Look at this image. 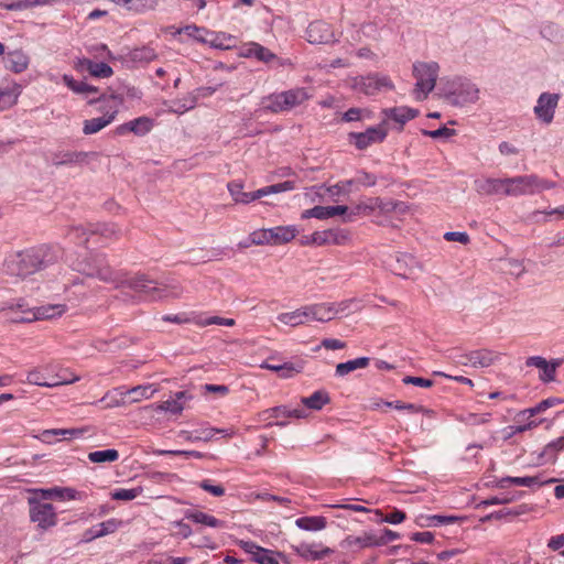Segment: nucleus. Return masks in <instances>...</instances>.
<instances>
[{
    "label": "nucleus",
    "instance_id": "obj_62",
    "mask_svg": "<svg viewBox=\"0 0 564 564\" xmlns=\"http://www.w3.org/2000/svg\"><path fill=\"white\" fill-rule=\"evenodd\" d=\"M386 405L387 406H393L394 409L400 410V411L401 410L402 411H406L408 413H419V412L423 411L422 406H419V405L413 404V403H404V402H401V401L387 402Z\"/></svg>",
    "mask_w": 564,
    "mask_h": 564
},
{
    "label": "nucleus",
    "instance_id": "obj_9",
    "mask_svg": "<svg viewBox=\"0 0 564 564\" xmlns=\"http://www.w3.org/2000/svg\"><path fill=\"white\" fill-rule=\"evenodd\" d=\"M76 270L88 276L111 283L116 288L123 286L127 278L126 273L112 270L101 258H94L87 263H78Z\"/></svg>",
    "mask_w": 564,
    "mask_h": 564
},
{
    "label": "nucleus",
    "instance_id": "obj_39",
    "mask_svg": "<svg viewBox=\"0 0 564 564\" xmlns=\"http://www.w3.org/2000/svg\"><path fill=\"white\" fill-rule=\"evenodd\" d=\"M216 433H219V434H221V435H224L226 437H231L234 435V431H229V430H225V429H215V427L202 430L200 434L197 435V436H192L186 431H183L182 435H184L186 441H192V442H195V441L209 442V441L213 440V437H214V435Z\"/></svg>",
    "mask_w": 564,
    "mask_h": 564
},
{
    "label": "nucleus",
    "instance_id": "obj_47",
    "mask_svg": "<svg viewBox=\"0 0 564 564\" xmlns=\"http://www.w3.org/2000/svg\"><path fill=\"white\" fill-rule=\"evenodd\" d=\"M508 484H513L516 486L531 487L534 485H540L541 481L538 477H506L499 480L498 486L500 488H506Z\"/></svg>",
    "mask_w": 564,
    "mask_h": 564
},
{
    "label": "nucleus",
    "instance_id": "obj_57",
    "mask_svg": "<svg viewBox=\"0 0 564 564\" xmlns=\"http://www.w3.org/2000/svg\"><path fill=\"white\" fill-rule=\"evenodd\" d=\"M334 312V318L341 313L350 312L352 307H356L358 301L356 299H348L336 303H329Z\"/></svg>",
    "mask_w": 564,
    "mask_h": 564
},
{
    "label": "nucleus",
    "instance_id": "obj_10",
    "mask_svg": "<svg viewBox=\"0 0 564 564\" xmlns=\"http://www.w3.org/2000/svg\"><path fill=\"white\" fill-rule=\"evenodd\" d=\"M351 88L367 96H373L381 90H393L394 85L391 78L380 73H370L365 76H357L351 79Z\"/></svg>",
    "mask_w": 564,
    "mask_h": 564
},
{
    "label": "nucleus",
    "instance_id": "obj_31",
    "mask_svg": "<svg viewBox=\"0 0 564 564\" xmlns=\"http://www.w3.org/2000/svg\"><path fill=\"white\" fill-rule=\"evenodd\" d=\"M6 66L13 73H22L29 67V56L22 50L9 52L4 58Z\"/></svg>",
    "mask_w": 564,
    "mask_h": 564
},
{
    "label": "nucleus",
    "instance_id": "obj_26",
    "mask_svg": "<svg viewBox=\"0 0 564 564\" xmlns=\"http://www.w3.org/2000/svg\"><path fill=\"white\" fill-rule=\"evenodd\" d=\"M242 547L259 564H280L272 551L265 550L253 542H242Z\"/></svg>",
    "mask_w": 564,
    "mask_h": 564
},
{
    "label": "nucleus",
    "instance_id": "obj_51",
    "mask_svg": "<svg viewBox=\"0 0 564 564\" xmlns=\"http://www.w3.org/2000/svg\"><path fill=\"white\" fill-rule=\"evenodd\" d=\"M143 492L141 486L134 488H119L111 494V498L115 500L130 501L139 497Z\"/></svg>",
    "mask_w": 564,
    "mask_h": 564
},
{
    "label": "nucleus",
    "instance_id": "obj_63",
    "mask_svg": "<svg viewBox=\"0 0 564 564\" xmlns=\"http://www.w3.org/2000/svg\"><path fill=\"white\" fill-rule=\"evenodd\" d=\"M87 154L84 152H68L63 155V159L57 164H76L86 160Z\"/></svg>",
    "mask_w": 564,
    "mask_h": 564
},
{
    "label": "nucleus",
    "instance_id": "obj_7",
    "mask_svg": "<svg viewBox=\"0 0 564 564\" xmlns=\"http://www.w3.org/2000/svg\"><path fill=\"white\" fill-rule=\"evenodd\" d=\"M227 188L236 204H249L256 199H259L271 194L291 191L294 188V185L293 182L285 181L282 183L259 188L254 192L247 193L243 192V185L240 182L232 181L228 183Z\"/></svg>",
    "mask_w": 564,
    "mask_h": 564
},
{
    "label": "nucleus",
    "instance_id": "obj_16",
    "mask_svg": "<svg viewBox=\"0 0 564 564\" xmlns=\"http://www.w3.org/2000/svg\"><path fill=\"white\" fill-rule=\"evenodd\" d=\"M311 240L315 246H343L349 241V234L343 229H326L312 234Z\"/></svg>",
    "mask_w": 564,
    "mask_h": 564
},
{
    "label": "nucleus",
    "instance_id": "obj_44",
    "mask_svg": "<svg viewBox=\"0 0 564 564\" xmlns=\"http://www.w3.org/2000/svg\"><path fill=\"white\" fill-rule=\"evenodd\" d=\"M246 55L254 56L264 63H269L275 58V55L271 51L258 43L249 44V46L246 48Z\"/></svg>",
    "mask_w": 564,
    "mask_h": 564
},
{
    "label": "nucleus",
    "instance_id": "obj_33",
    "mask_svg": "<svg viewBox=\"0 0 564 564\" xmlns=\"http://www.w3.org/2000/svg\"><path fill=\"white\" fill-rule=\"evenodd\" d=\"M191 397L187 395L185 391H180L175 393L173 399H169L166 401L161 402L156 405V409L160 411L171 412L174 414H180L184 409V401Z\"/></svg>",
    "mask_w": 564,
    "mask_h": 564
},
{
    "label": "nucleus",
    "instance_id": "obj_38",
    "mask_svg": "<svg viewBox=\"0 0 564 564\" xmlns=\"http://www.w3.org/2000/svg\"><path fill=\"white\" fill-rule=\"evenodd\" d=\"M63 82L72 91L78 95H83L85 97H88L89 95L96 94L98 91L97 87L88 85L85 82L75 80L69 75H64Z\"/></svg>",
    "mask_w": 564,
    "mask_h": 564
},
{
    "label": "nucleus",
    "instance_id": "obj_61",
    "mask_svg": "<svg viewBox=\"0 0 564 564\" xmlns=\"http://www.w3.org/2000/svg\"><path fill=\"white\" fill-rule=\"evenodd\" d=\"M535 426H538V423L533 420H529L528 423L522 424V425L509 426L505 430V432H506L505 438H510L516 434L523 433V432L529 431Z\"/></svg>",
    "mask_w": 564,
    "mask_h": 564
},
{
    "label": "nucleus",
    "instance_id": "obj_53",
    "mask_svg": "<svg viewBox=\"0 0 564 564\" xmlns=\"http://www.w3.org/2000/svg\"><path fill=\"white\" fill-rule=\"evenodd\" d=\"M270 228H261L250 234V242L254 246L271 245Z\"/></svg>",
    "mask_w": 564,
    "mask_h": 564
},
{
    "label": "nucleus",
    "instance_id": "obj_32",
    "mask_svg": "<svg viewBox=\"0 0 564 564\" xmlns=\"http://www.w3.org/2000/svg\"><path fill=\"white\" fill-rule=\"evenodd\" d=\"M207 39H199L203 43H208L212 47L220 50H230L235 46L234 36L226 33H208L205 32Z\"/></svg>",
    "mask_w": 564,
    "mask_h": 564
},
{
    "label": "nucleus",
    "instance_id": "obj_34",
    "mask_svg": "<svg viewBox=\"0 0 564 564\" xmlns=\"http://www.w3.org/2000/svg\"><path fill=\"white\" fill-rule=\"evenodd\" d=\"M66 311L63 304H47L39 306L33 312L34 319H52L61 317Z\"/></svg>",
    "mask_w": 564,
    "mask_h": 564
},
{
    "label": "nucleus",
    "instance_id": "obj_4",
    "mask_svg": "<svg viewBox=\"0 0 564 564\" xmlns=\"http://www.w3.org/2000/svg\"><path fill=\"white\" fill-rule=\"evenodd\" d=\"M95 102H102L104 105L100 107V110H105L106 112L102 117L84 121L83 132L87 135L99 132L115 120L117 113L119 112L120 106L123 104V98L113 94L108 97L102 95L97 99L89 100V104Z\"/></svg>",
    "mask_w": 564,
    "mask_h": 564
},
{
    "label": "nucleus",
    "instance_id": "obj_37",
    "mask_svg": "<svg viewBox=\"0 0 564 564\" xmlns=\"http://www.w3.org/2000/svg\"><path fill=\"white\" fill-rule=\"evenodd\" d=\"M302 404H304L307 409L318 411L323 409L324 405L330 402V398L328 392L324 390L315 391L312 395L302 398Z\"/></svg>",
    "mask_w": 564,
    "mask_h": 564
},
{
    "label": "nucleus",
    "instance_id": "obj_59",
    "mask_svg": "<svg viewBox=\"0 0 564 564\" xmlns=\"http://www.w3.org/2000/svg\"><path fill=\"white\" fill-rule=\"evenodd\" d=\"M369 111L361 108H350L346 112H344L341 120L345 122H352V121H359L364 119V117L367 115L369 116Z\"/></svg>",
    "mask_w": 564,
    "mask_h": 564
},
{
    "label": "nucleus",
    "instance_id": "obj_14",
    "mask_svg": "<svg viewBox=\"0 0 564 564\" xmlns=\"http://www.w3.org/2000/svg\"><path fill=\"white\" fill-rule=\"evenodd\" d=\"M30 518L41 529H48L56 524L57 516L51 503L41 502L36 499H30Z\"/></svg>",
    "mask_w": 564,
    "mask_h": 564
},
{
    "label": "nucleus",
    "instance_id": "obj_13",
    "mask_svg": "<svg viewBox=\"0 0 564 564\" xmlns=\"http://www.w3.org/2000/svg\"><path fill=\"white\" fill-rule=\"evenodd\" d=\"M560 99V94L542 93L533 107L535 118L545 126L551 124L554 120Z\"/></svg>",
    "mask_w": 564,
    "mask_h": 564
},
{
    "label": "nucleus",
    "instance_id": "obj_23",
    "mask_svg": "<svg viewBox=\"0 0 564 564\" xmlns=\"http://www.w3.org/2000/svg\"><path fill=\"white\" fill-rule=\"evenodd\" d=\"M76 68L80 72H88L91 76L97 78H108L113 72L112 68L102 62H94L88 58L79 59Z\"/></svg>",
    "mask_w": 564,
    "mask_h": 564
},
{
    "label": "nucleus",
    "instance_id": "obj_19",
    "mask_svg": "<svg viewBox=\"0 0 564 564\" xmlns=\"http://www.w3.org/2000/svg\"><path fill=\"white\" fill-rule=\"evenodd\" d=\"M88 431L87 427L80 429H52L44 430L40 435L39 440L46 444L55 443V437H61L62 440H73L82 437Z\"/></svg>",
    "mask_w": 564,
    "mask_h": 564
},
{
    "label": "nucleus",
    "instance_id": "obj_8",
    "mask_svg": "<svg viewBox=\"0 0 564 564\" xmlns=\"http://www.w3.org/2000/svg\"><path fill=\"white\" fill-rule=\"evenodd\" d=\"M310 99L305 88H294L279 94H273L263 100V108L271 112L289 111Z\"/></svg>",
    "mask_w": 564,
    "mask_h": 564
},
{
    "label": "nucleus",
    "instance_id": "obj_29",
    "mask_svg": "<svg viewBox=\"0 0 564 564\" xmlns=\"http://www.w3.org/2000/svg\"><path fill=\"white\" fill-rule=\"evenodd\" d=\"M476 189L482 195H506V178H484L475 182Z\"/></svg>",
    "mask_w": 564,
    "mask_h": 564
},
{
    "label": "nucleus",
    "instance_id": "obj_2",
    "mask_svg": "<svg viewBox=\"0 0 564 564\" xmlns=\"http://www.w3.org/2000/svg\"><path fill=\"white\" fill-rule=\"evenodd\" d=\"M123 286H128L135 292L142 293L153 301L167 297H178L183 293V288L177 281L156 283L149 280L144 274H127Z\"/></svg>",
    "mask_w": 564,
    "mask_h": 564
},
{
    "label": "nucleus",
    "instance_id": "obj_5",
    "mask_svg": "<svg viewBox=\"0 0 564 564\" xmlns=\"http://www.w3.org/2000/svg\"><path fill=\"white\" fill-rule=\"evenodd\" d=\"M555 183L542 178L535 174L507 177L506 178V195L507 196H521L533 195L546 189L555 187Z\"/></svg>",
    "mask_w": 564,
    "mask_h": 564
},
{
    "label": "nucleus",
    "instance_id": "obj_20",
    "mask_svg": "<svg viewBox=\"0 0 564 564\" xmlns=\"http://www.w3.org/2000/svg\"><path fill=\"white\" fill-rule=\"evenodd\" d=\"M306 36L312 44H323L330 42L334 34L327 23L316 21L308 25Z\"/></svg>",
    "mask_w": 564,
    "mask_h": 564
},
{
    "label": "nucleus",
    "instance_id": "obj_45",
    "mask_svg": "<svg viewBox=\"0 0 564 564\" xmlns=\"http://www.w3.org/2000/svg\"><path fill=\"white\" fill-rule=\"evenodd\" d=\"M332 552L329 547L317 549L316 545H302L299 549L300 555L306 560H319Z\"/></svg>",
    "mask_w": 564,
    "mask_h": 564
},
{
    "label": "nucleus",
    "instance_id": "obj_56",
    "mask_svg": "<svg viewBox=\"0 0 564 564\" xmlns=\"http://www.w3.org/2000/svg\"><path fill=\"white\" fill-rule=\"evenodd\" d=\"M302 369V364L283 362L281 364V370L278 371V373L281 378L289 379L300 373Z\"/></svg>",
    "mask_w": 564,
    "mask_h": 564
},
{
    "label": "nucleus",
    "instance_id": "obj_12",
    "mask_svg": "<svg viewBox=\"0 0 564 564\" xmlns=\"http://www.w3.org/2000/svg\"><path fill=\"white\" fill-rule=\"evenodd\" d=\"M388 135V128L386 127V120L376 127H370L364 132H350L348 140L358 150H365L371 144L381 143Z\"/></svg>",
    "mask_w": 564,
    "mask_h": 564
},
{
    "label": "nucleus",
    "instance_id": "obj_35",
    "mask_svg": "<svg viewBox=\"0 0 564 564\" xmlns=\"http://www.w3.org/2000/svg\"><path fill=\"white\" fill-rule=\"evenodd\" d=\"M77 380H78V377H74L72 379H65L63 381L48 382V381L44 380V376L37 369H33V370L29 371L28 376H26L28 383L40 386V387H47V388L73 383V382H76Z\"/></svg>",
    "mask_w": 564,
    "mask_h": 564
},
{
    "label": "nucleus",
    "instance_id": "obj_25",
    "mask_svg": "<svg viewBox=\"0 0 564 564\" xmlns=\"http://www.w3.org/2000/svg\"><path fill=\"white\" fill-rule=\"evenodd\" d=\"M121 521L117 519H109L87 530L84 534V540L89 542L94 539L108 535L116 532L121 525Z\"/></svg>",
    "mask_w": 564,
    "mask_h": 564
},
{
    "label": "nucleus",
    "instance_id": "obj_49",
    "mask_svg": "<svg viewBox=\"0 0 564 564\" xmlns=\"http://www.w3.org/2000/svg\"><path fill=\"white\" fill-rule=\"evenodd\" d=\"M119 229L113 224H98L91 225V236H100L106 239L116 238Z\"/></svg>",
    "mask_w": 564,
    "mask_h": 564
},
{
    "label": "nucleus",
    "instance_id": "obj_54",
    "mask_svg": "<svg viewBox=\"0 0 564 564\" xmlns=\"http://www.w3.org/2000/svg\"><path fill=\"white\" fill-rule=\"evenodd\" d=\"M276 319L286 326L296 327L302 325L301 317H300V310L296 308L292 312H285L278 315Z\"/></svg>",
    "mask_w": 564,
    "mask_h": 564
},
{
    "label": "nucleus",
    "instance_id": "obj_52",
    "mask_svg": "<svg viewBox=\"0 0 564 564\" xmlns=\"http://www.w3.org/2000/svg\"><path fill=\"white\" fill-rule=\"evenodd\" d=\"M155 392L152 386H138L128 391L131 395L132 402H139L143 399H150Z\"/></svg>",
    "mask_w": 564,
    "mask_h": 564
},
{
    "label": "nucleus",
    "instance_id": "obj_30",
    "mask_svg": "<svg viewBox=\"0 0 564 564\" xmlns=\"http://www.w3.org/2000/svg\"><path fill=\"white\" fill-rule=\"evenodd\" d=\"M153 128V120L148 117H139L118 128L119 133L124 131L133 132L137 135H144Z\"/></svg>",
    "mask_w": 564,
    "mask_h": 564
},
{
    "label": "nucleus",
    "instance_id": "obj_50",
    "mask_svg": "<svg viewBox=\"0 0 564 564\" xmlns=\"http://www.w3.org/2000/svg\"><path fill=\"white\" fill-rule=\"evenodd\" d=\"M154 48L150 46H143L135 48L131 52V59L135 63H150L156 58Z\"/></svg>",
    "mask_w": 564,
    "mask_h": 564
},
{
    "label": "nucleus",
    "instance_id": "obj_48",
    "mask_svg": "<svg viewBox=\"0 0 564 564\" xmlns=\"http://www.w3.org/2000/svg\"><path fill=\"white\" fill-rule=\"evenodd\" d=\"M119 458V453L117 449H104V451H96V452H90L88 454V459L91 462V463H97V464H100V463H106V462H116L117 459Z\"/></svg>",
    "mask_w": 564,
    "mask_h": 564
},
{
    "label": "nucleus",
    "instance_id": "obj_18",
    "mask_svg": "<svg viewBox=\"0 0 564 564\" xmlns=\"http://www.w3.org/2000/svg\"><path fill=\"white\" fill-rule=\"evenodd\" d=\"M348 207L344 205L337 206H315L313 208L306 209L302 213V219L316 218V219H328L335 217L337 215H344L347 218Z\"/></svg>",
    "mask_w": 564,
    "mask_h": 564
},
{
    "label": "nucleus",
    "instance_id": "obj_46",
    "mask_svg": "<svg viewBox=\"0 0 564 564\" xmlns=\"http://www.w3.org/2000/svg\"><path fill=\"white\" fill-rule=\"evenodd\" d=\"M186 518L195 523H200L212 528L221 527L223 524L221 521H219L215 517L202 511L187 512Z\"/></svg>",
    "mask_w": 564,
    "mask_h": 564
},
{
    "label": "nucleus",
    "instance_id": "obj_36",
    "mask_svg": "<svg viewBox=\"0 0 564 564\" xmlns=\"http://www.w3.org/2000/svg\"><path fill=\"white\" fill-rule=\"evenodd\" d=\"M369 362L370 358L368 357H359L354 360L340 362L336 366L335 373L337 377H345L355 370L368 367Z\"/></svg>",
    "mask_w": 564,
    "mask_h": 564
},
{
    "label": "nucleus",
    "instance_id": "obj_40",
    "mask_svg": "<svg viewBox=\"0 0 564 564\" xmlns=\"http://www.w3.org/2000/svg\"><path fill=\"white\" fill-rule=\"evenodd\" d=\"M562 403V400L561 399H557V398H549V399H545L543 401H541L538 405H535L534 408H531V409H528V410H524L522 412H520L517 417L518 420H521V419H527V420H531L532 416H534L535 414L540 413V412H543L545 411L546 409L551 408V406H554V405H557Z\"/></svg>",
    "mask_w": 564,
    "mask_h": 564
},
{
    "label": "nucleus",
    "instance_id": "obj_43",
    "mask_svg": "<svg viewBox=\"0 0 564 564\" xmlns=\"http://www.w3.org/2000/svg\"><path fill=\"white\" fill-rule=\"evenodd\" d=\"M68 237L78 245L87 243L91 236V225L74 226L69 229Z\"/></svg>",
    "mask_w": 564,
    "mask_h": 564
},
{
    "label": "nucleus",
    "instance_id": "obj_3",
    "mask_svg": "<svg viewBox=\"0 0 564 564\" xmlns=\"http://www.w3.org/2000/svg\"><path fill=\"white\" fill-rule=\"evenodd\" d=\"M8 273L17 276H28L44 268V252L40 249H30L11 254L6 260Z\"/></svg>",
    "mask_w": 564,
    "mask_h": 564
},
{
    "label": "nucleus",
    "instance_id": "obj_42",
    "mask_svg": "<svg viewBox=\"0 0 564 564\" xmlns=\"http://www.w3.org/2000/svg\"><path fill=\"white\" fill-rule=\"evenodd\" d=\"M42 496L44 498L56 497L61 500H75L78 498V492L73 488H51V489H42Z\"/></svg>",
    "mask_w": 564,
    "mask_h": 564
},
{
    "label": "nucleus",
    "instance_id": "obj_41",
    "mask_svg": "<svg viewBox=\"0 0 564 564\" xmlns=\"http://www.w3.org/2000/svg\"><path fill=\"white\" fill-rule=\"evenodd\" d=\"M295 524L306 531H319L326 527V520L323 517H303L295 521Z\"/></svg>",
    "mask_w": 564,
    "mask_h": 564
},
{
    "label": "nucleus",
    "instance_id": "obj_27",
    "mask_svg": "<svg viewBox=\"0 0 564 564\" xmlns=\"http://www.w3.org/2000/svg\"><path fill=\"white\" fill-rule=\"evenodd\" d=\"M122 10L134 14H142L154 10L158 0H112Z\"/></svg>",
    "mask_w": 564,
    "mask_h": 564
},
{
    "label": "nucleus",
    "instance_id": "obj_6",
    "mask_svg": "<svg viewBox=\"0 0 564 564\" xmlns=\"http://www.w3.org/2000/svg\"><path fill=\"white\" fill-rule=\"evenodd\" d=\"M440 66L436 62H416L413 64V76L416 79L413 88L414 99L423 101L435 88Z\"/></svg>",
    "mask_w": 564,
    "mask_h": 564
},
{
    "label": "nucleus",
    "instance_id": "obj_1",
    "mask_svg": "<svg viewBox=\"0 0 564 564\" xmlns=\"http://www.w3.org/2000/svg\"><path fill=\"white\" fill-rule=\"evenodd\" d=\"M438 89L442 98L456 108L470 107L480 99V88L467 77L443 78Z\"/></svg>",
    "mask_w": 564,
    "mask_h": 564
},
{
    "label": "nucleus",
    "instance_id": "obj_55",
    "mask_svg": "<svg viewBox=\"0 0 564 564\" xmlns=\"http://www.w3.org/2000/svg\"><path fill=\"white\" fill-rule=\"evenodd\" d=\"M316 321L317 322H329L334 318V310L329 303H317L315 304Z\"/></svg>",
    "mask_w": 564,
    "mask_h": 564
},
{
    "label": "nucleus",
    "instance_id": "obj_60",
    "mask_svg": "<svg viewBox=\"0 0 564 564\" xmlns=\"http://www.w3.org/2000/svg\"><path fill=\"white\" fill-rule=\"evenodd\" d=\"M423 134L425 135H429L430 138L432 139H441V138H444V139H448L453 135L456 134V130L454 129H449L447 127H441L440 129H436V130H423L422 131Z\"/></svg>",
    "mask_w": 564,
    "mask_h": 564
},
{
    "label": "nucleus",
    "instance_id": "obj_17",
    "mask_svg": "<svg viewBox=\"0 0 564 564\" xmlns=\"http://www.w3.org/2000/svg\"><path fill=\"white\" fill-rule=\"evenodd\" d=\"M381 115L383 116V120H386V124L388 123V120H392L399 126L398 129L401 131L408 121L417 117L419 110L406 106H400L386 108L381 111Z\"/></svg>",
    "mask_w": 564,
    "mask_h": 564
},
{
    "label": "nucleus",
    "instance_id": "obj_28",
    "mask_svg": "<svg viewBox=\"0 0 564 564\" xmlns=\"http://www.w3.org/2000/svg\"><path fill=\"white\" fill-rule=\"evenodd\" d=\"M271 246L284 245L292 241L299 234L295 226H276L270 228Z\"/></svg>",
    "mask_w": 564,
    "mask_h": 564
},
{
    "label": "nucleus",
    "instance_id": "obj_64",
    "mask_svg": "<svg viewBox=\"0 0 564 564\" xmlns=\"http://www.w3.org/2000/svg\"><path fill=\"white\" fill-rule=\"evenodd\" d=\"M444 239L446 241H455L462 245H467L469 242V236L465 231H447L444 235Z\"/></svg>",
    "mask_w": 564,
    "mask_h": 564
},
{
    "label": "nucleus",
    "instance_id": "obj_58",
    "mask_svg": "<svg viewBox=\"0 0 564 564\" xmlns=\"http://www.w3.org/2000/svg\"><path fill=\"white\" fill-rule=\"evenodd\" d=\"M18 95L19 93L12 90H0V111L13 106Z\"/></svg>",
    "mask_w": 564,
    "mask_h": 564
},
{
    "label": "nucleus",
    "instance_id": "obj_11",
    "mask_svg": "<svg viewBox=\"0 0 564 564\" xmlns=\"http://www.w3.org/2000/svg\"><path fill=\"white\" fill-rule=\"evenodd\" d=\"M307 413L303 409L291 410L285 405L274 406L267 409L259 413L258 417L260 422H265L267 426H285L288 422L284 419H303L306 417Z\"/></svg>",
    "mask_w": 564,
    "mask_h": 564
},
{
    "label": "nucleus",
    "instance_id": "obj_15",
    "mask_svg": "<svg viewBox=\"0 0 564 564\" xmlns=\"http://www.w3.org/2000/svg\"><path fill=\"white\" fill-rule=\"evenodd\" d=\"M500 359V354L489 349L474 350L462 356L460 364L471 367H489Z\"/></svg>",
    "mask_w": 564,
    "mask_h": 564
},
{
    "label": "nucleus",
    "instance_id": "obj_22",
    "mask_svg": "<svg viewBox=\"0 0 564 564\" xmlns=\"http://www.w3.org/2000/svg\"><path fill=\"white\" fill-rule=\"evenodd\" d=\"M377 209L387 210L386 206L379 198H367L348 210L347 218H344V221H352L357 215L369 216Z\"/></svg>",
    "mask_w": 564,
    "mask_h": 564
},
{
    "label": "nucleus",
    "instance_id": "obj_24",
    "mask_svg": "<svg viewBox=\"0 0 564 564\" xmlns=\"http://www.w3.org/2000/svg\"><path fill=\"white\" fill-rule=\"evenodd\" d=\"M561 360H554L551 364L545 358L540 356L529 357L525 361L528 367H536L542 370L541 379L545 382L553 381L555 378L556 368L561 365Z\"/></svg>",
    "mask_w": 564,
    "mask_h": 564
},
{
    "label": "nucleus",
    "instance_id": "obj_21",
    "mask_svg": "<svg viewBox=\"0 0 564 564\" xmlns=\"http://www.w3.org/2000/svg\"><path fill=\"white\" fill-rule=\"evenodd\" d=\"M214 91L215 89L212 88H199L196 91H192L184 96L182 99L173 101L171 111L175 113H184L195 108L199 96H207L213 94Z\"/></svg>",
    "mask_w": 564,
    "mask_h": 564
}]
</instances>
